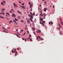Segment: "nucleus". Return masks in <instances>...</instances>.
<instances>
[{
  "label": "nucleus",
  "mask_w": 63,
  "mask_h": 63,
  "mask_svg": "<svg viewBox=\"0 0 63 63\" xmlns=\"http://www.w3.org/2000/svg\"><path fill=\"white\" fill-rule=\"evenodd\" d=\"M11 10L13 11L14 12H15V11H14L13 9H11Z\"/></svg>",
  "instance_id": "obj_35"
},
{
  "label": "nucleus",
  "mask_w": 63,
  "mask_h": 63,
  "mask_svg": "<svg viewBox=\"0 0 63 63\" xmlns=\"http://www.w3.org/2000/svg\"><path fill=\"white\" fill-rule=\"evenodd\" d=\"M39 6H40V7H42V5H39Z\"/></svg>",
  "instance_id": "obj_57"
},
{
  "label": "nucleus",
  "mask_w": 63,
  "mask_h": 63,
  "mask_svg": "<svg viewBox=\"0 0 63 63\" xmlns=\"http://www.w3.org/2000/svg\"><path fill=\"white\" fill-rule=\"evenodd\" d=\"M16 25H14V26H15V27H16Z\"/></svg>",
  "instance_id": "obj_63"
},
{
  "label": "nucleus",
  "mask_w": 63,
  "mask_h": 63,
  "mask_svg": "<svg viewBox=\"0 0 63 63\" xmlns=\"http://www.w3.org/2000/svg\"><path fill=\"white\" fill-rule=\"evenodd\" d=\"M13 4L14 6H15V7H17V6L15 3H14Z\"/></svg>",
  "instance_id": "obj_3"
},
{
  "label": "nucleus",
  "mask_w": 63,
  "mask_h": 63,
  "mask_svg": "<svg viewBox=\"0 0 63 63\" xmlns=\"http://www.w3.org/2000/svg\"><path fill=\"white\" fill-rule=\"evenodd\" d=\"M40 24H42V25L43 26H44V24L42 22H40Z\"/></svg>",
  "instance_id": "obj_10"
},
{
  "label": "nucleus",
  "mask_w": 63,
  "mask_h": 63,
  "mask_svg": "<svg viewBox=\"0 0 63 63\" xmlns=\"http://www.w3.org/2000/svg\"><path fill=\"white\" fill-rule=\"evenodd\" d=\"M37 38L36 39L37 40H38V39L41 38V37H40V36H37Z\"/></svg>",
  "instance_id": "obj_11"
},
{
  "label": "nucleus",
  "mask_w": 63,
  "mask_h": 63,
  "mask_svg": "<svg viewBox=\"0 0 63 63\" xmlns=\"http://www.w3.org/2000/svg\"><path fill=\"white\" fill-rule=\"evenodd\" d=\"M43 22V23H45L46 22H45V21H43V22Z\"/></svg>",
  "instance_id": "obj_27"
},
{
  "label": "nucleus",
  "mask_w": 63,
  "mask_h": 63,
  "mask_svg": "<svg viewBox=\"0 0 63 63\" xmlns=\"http://www.w3.org/2000/svg\"><path fill=\"white\" fill-rule=\"evenodd\" d=\"M39 18L40 19V20H41V21H43V20L44 19L43 18L41 17H40Z\"/></svg>",
  "instance_id": "obj_8"
},
{
  "label": "nucleus",
  "mask_w": 63,
  "mask_h": 63,
  "mask_svg": "<svg viewBox=\"0 0 63 63\" xmlns=\"http://www.w3.org/2000/svg\"><path fill=\"white\" fill-rule=\"evenodd\" d=\"M17 34H18V35H20V33H18V32H17Z\"/></svg>",
  "instance_id": "obj_32"
},
{
  "label": "nucleus",
  "mask_w": 63,
  "mask_h": 63,
  "mask_svg": "<svg viewBox=\"0 0 63 63\" xmlns=\"http://www.w3.org/2000/svg\"><path fill=\"white\" fill-rule=\"evenodd\" d=\"M3 2L4 4H5L6 3V2L5 1H3Z\"/></svg>",
  "instance_id": "obj_29"
},
{
  "label": "nucleus",
  "mask_w": 63,
  "mask_h": 63,
  "mask_svg": "<svg viewBox=\"0 0 63 63\" xmlns=\"http://www.w3.org/2000/svg\"><path fill=\"white\" fill-rule=\"evenodd\" d=\"M1 5H4V4H3V2H2L1 3Z\"/></svg>",
  "instance_id": "obj_20"
},
{
  "label": "nucleus",
  "mask_w": 63,
  "mask_h": 63,
  "mask_svg": "<svg viewBox=\"0 0 63 63\" xmlns=\"http://www.w3.org/2000/svg\"><path fill=\"white\" fill-rule=\"evenodd\" d=\"M33 33H34V35H35V32H33Z\"/></svg>",
  "instance_id": "obj_56"
},
{
  "label": "nucleus",
  "mask_w": 63,
  "mask_h": 63,
  "mask_svg": "<svg viewBox=\"0 0 63 63\" xmlns=\"http://www.w3.org/2000/svg\"><path fill=\"white\" fill-rule=\"evenodd\" d=\"M26 20H28V19L27 18H26Z\"/></svg>",
  "instance_id": "obj_48"
},
{
  "label": "nucleus",
  "mask_w": 63,
  "mask_h": 63,
  "mask_svg": "<svg viewBox=\"0 0 63 63\" xmlns=\"http://www.w3.org/2000/svg\"><path fill=\"white\" fill-rule=\"evenodd\" d=\"M6 14H7V15H8V16H10V14H9L8 12H6Z\"/></svg>",
  "instance_id": "obj_15"
},
{
  "label": "nucleus",
  "mask_w": 63,
  "mask_h": 63,
  "mask_svg": "<svg viewBox=\"0 0 63 63\" xmlns=\"http://www.w3.org/2000/svg\"><path fill=\"white\" fill-rule=\"evenodd\" d=\"M21 32H23V30H21Z\"/></svg>",
  "instance_id": "obj_38"
},
{
  "label": "nucleus",
  "mask_w": 63,
  "mask_h": 63,
  "mask_svg": "<svg viewBox=\"0 0 63 63\" xmlns=\"http://www.w3.org/2000/svg\"><path fill=\"white\" fill-rule=\"evenodd\" d=\"M19 50V48H17V50Z\"/></svg>",
  "instance_id": "obj_45"
},
{
  "label": "nucleus",
  "mask_w": 63,
  "mask_h": 63,
  "mask_svg": "<svg viewBox=\"0 0 63 63\" xmlns=\"http://www.w3.org/2000/svg\"><path fill=\"white\" fill-rule=\"evenodd\" d=\"M2 10L3 11H5V9H4L3 8H2Z\"/></svg>",
  "instance_id": "obj_37"
},
{
  "label": "nucleus",
  "mask_w": 63,
  "mask_h": 63,
  "mask_svg": "<svg viewBox=\"0 0 63 63\" xmlns=\"http://www.w3.org/2000/svg\"><path fill=\"white\" fill-rule=\"evenodd\" d=\"M30 11H32V9H30Z\"/></svg>",
  "instance_id": "obj_55"
},
{
  "label": "nucleus",
  "mask_w": 63,
  "mask_h": 63,
  "mask_svg": "<svg viewBox=\"0 0 63 63\" xmlns=\"http://www.w3.org/2000/svg\"><path fill=\"white\" fill-rule=\"evenodd\" d=\"M33 15V16H35V13L34 12L33 13V14H32Z\"/></svg>",
  "instance_id": "obj_39"
},
{
  "label": "nucleus",
  "mask_w": 63,
  "mask_h": 63,
  "mask_svg": "<svg viewBox=\"0 0 63 63\" xmlns=\"http://www.w3.org/2000/svg\"><path fill=\"white\" fill-rule=\"evenodd\" d=\"M40 16H44V15H43V14H42V13H41L40 14Z\"/></svg>",
  "instance_id": "obj_12"
},
{
  "label": "nucleus",
  "mask_w": 63,
  "mask_h": 63,
  "mask_svg": "<svg viewBox=\"0 0 63 63\" xmlns=\"http://www.w3.org/2000/svg\"><path fill=\"white\" fill-rule=\"evenodd\" d=\"M36 32H37V33H40L41 32V31H40V30H38Z\"/></svg>",
  "instance_id": "obj_9"
},
{
  "label": "nucleus",
  "mask_w": 63,
  "mask_h": 63,
  "mask_svg": "<svg viewBox=\"0 0 63 63\" xmlns=\"http://www.w3.org/2000/svg\"><path fill=\"white\" fill-rule=\"evenodd\" d=\"M15 35H16V36H17V37H18V38H20L18 36V35H17V34H15Z\"/></svg>",
  "instance_id": "obj_19"
},
{
  "label": "nucleus",
  "mask_w": 63,
  "mask_h": 63,
  "mask_svg": "<svg viewBox=\"0 0 63 63\" xmlns=\"http://www.w3.org/2000/svg\"><path fill=\"white\" fill-rule=\"evenodd\" d=\"M5 15V13L3 12H1V15Z\"/></svg>",
  "instance_id": "obj_23"
},
{
  "label": "nucleus",
  "mask_w": 63,
  "mask_h": 63,
  "mask_svg": "<svg viewBox=\"0 0 63 63\" xmlns=\"http://www.w3.org/2000/svg\"><path fill=\"white\" fill-rule=\"evenodd\" d=\"M17 12L18 13H19L20 14H21V12H20L19 11H17Z\"/></svg>",
  "instance_id": "obj_17"
},
{
  "label": "nucleus",
  "mask_w": 63,
  "mask_h": 63,
  "mask_svg": "<svg viewBox=\"0 0 63 63\" xmlns=\"http://www.w3.org/2000/svg\"><path fill=\"white\" fill-rule=\"evenodd\" d=\"M30 41L31 42H32V40L31 39H30Z\"/></svg>",
  "instance_id": "obj_40"
},
{
  "label": "nucleus",
  "mask_w": 63,
  "mask_h": 63,
  "mask_svg": "<svg viewBox=\"0 0 63 63\" xmlns=\"http://www.w3.org/2000/svg\"><path fill=\"white\" fill-rule=\"evenodd\" d=\"M44 11L45 12H46V9L44 8Z\"/></svg>",
  "instance_id": "obj_31"
},
{
  "label": "nucleus",
  "mask_w": 63,
  "mask_h": 63,
  "mask_svg": "<svg viewBox=\"0 0 63 63\" xmlns=\"http://www.w3.org/2000/svg\"><path fill=\"white\" fill-rule=\"evenodd\" d=\"M21 7L22 9H25V7L24 6H21Z\"/></svg>",
  "instance_id": "obj_6"
},
{
  "label": "nucleus",
  "mask_w": 63,
  "mask_h": 63,
  "mask_svg": "<svg viewBox=\"0 0 63 63\" xmlns=\"http://www.w3.org/2000/svg\"><path fill=\"white\" fill-rule=\"evenodd\" d=\"M32 7V5L30 6V8H31Z\"/></svg>",
  "instance_id": "obj_53"
},
{
  "label": "nucleus",
  "mask_w": 63,
  "mask_h": 63,
  "mask_svg": "<svg viewBox=\"0 0 63 63\" xmlns=\"http://www.w3.org/2000/svg\"><path fill=\"white\" fill-rule=\"evenodd\" d=\"M53 8H54L55 7L54 6V5L53 6Z\"/></svg>",
  "instance_id": "obj_64"
},
{
  "label": "nucleus",
  "mask_w": 63,
  "mask_h": 63,
  "mask_svg": "<svg viewBox=\"0 0 63 63\" xmlns=\"http://www.w3.org/2000/svg\"><path fill=\"white\" fill-rule=\"evenodd\" d=\"M26 34V32H25L23 34V35H22L23 36V35H25V34Z\"/></svg>",
  "instance_id": "obj_28"
},
{
  "label": "nucleus",
  "mask_w": 63,
  "mask_h": 63,
  "mask_svg": "<svg viewBox=\"0 0 63 63\" xmlns=\"http://www.w3.org/2000/svg\"><path fill=\"white\" fill-rule=\"evenodd\" d=\"M38 10H39V11H40V8L39 7L38 8Z\"/></svg>",
  "instance_id": "obj_43"
},
{
  "label": "nucleus",
  "mask_w": 63,
  "mask_h": 63,
  "mask_svg": "<svg viewBox=\"0 0 63 63\" xmlns=\"http://www.w3.org/2000/svg\"><path fill=\"white\" fill-rule=\"evenodd\" d=\"M60 34L61 35H62V33H60Z\"/></svg>",
  "instance_id": "obj_51"
},
{
  "label": "nucleus",
  "mask_w": 63,
  "mask_h": 63,
  "mask_svg": "<svg viewBox=\"0 0 63 63\" xmlns=\"http://www.w3.org/2000/svg\"><path fill=\"white\" fill-rule=\"evenodd\" d=\"M27 33H28V34H29V31H27Z\"/></svg>",
  "instance_id": "obj_54"
},
{
  "label": "nucleus",
  "mask_w": 63,
  "mask_h": 63,
  "mask_svg": "<svg viewBox=\"0 0 63 63\" xmlns=\"http://www.w3.org/2000/svg\"><path fill=\"white\" fill-rule=\"evenodd\" d=\"M22 39L23 40H24V38H22Z\"/></svg>",
  "instance_id": "obj_61"
},
{
  "label": "nucleus",
  "mask_w": 63,
  "mask_h": 63,
  "mask_svg": "<svg viewBox=\"0 0 63 63\" xmlns=\"http://www.w3.org/2000/svg\"><path fill=\"white\" fill-rule=\"evenodd\" d=\"M60 19L61 20V24H62V25H63V22H62V21L61 20V18H60Z\"/></svg>",
  "instance_id": "obj_14"
},
{
  "label": "nucleus",
  "mask_w": 63,
  "mask_h": 63,
  "mask_svg": "<svg viewBox=\"0 0 63 63\" xmlns=\"http://www.w3.org/2000/svg\"><path fill=\"white\" fill-rule=\"evenodd\" d=\"M1 11H2V12H4V11H3V10H1Z\"/></svg>",
  "instance_id": "obj_58"
},
{
  "label": "nucleus",
  "mask_w": 63,
  "mask_h": 63,
  "mask_svg": "<svg viewBox=\"0 0 63 63\" xmlns=\"http://www.w3.org/2000/svg\"><path fill=\"white\" fill-rule=\"evenodd\" d=\"M44 3L45 4V5H47V2L46 1L44 2Z\"/></svg>",
  "instance_id": "obj_21"
},
{
  "label": "nucleus",
  "mask_w": 63,
  "mask_h": 63,
  "mask_svg": "<svg viewBox=\"0 0 63 63\" xmlns=\"http://www.w3.org/2000/svg\"><path fill=\"white\" fill-rule=\"evenodd\" d=\"M29 5H31V3L30 2H29Z\"/></svg>",
  "instance_id": "obj_46"
},
{
  "label": "nucleus",
  "mask_w": 63,
  "mask_h": 63,
  "mask_svg": "<svg viewBox=\"0 0 63 63\" xmlns=\"http://www.w3.org/2000/svg\"><path fill=\"white\" fill-rule=\"evenodd\" d=\"M27 22H28V23H29V22H29L28 20L27 21Z\"/></svg>",
  "instance_id": "obj_36"
},
{
  "label": "nucleus",
  "mask_w": 63,
  "mask_h": 63,
  "mask_svg": "<svg viewBox=\"0 0 63 63\" xmlns=\"http://www.w3.org/2000/svg\"><path fill=\"white\" fill-rule=\"evenodd\" d=\"M3 32H4V33H8V32H6L5 31H4V30H3Z\"/></svg>",
  "instance_id": "obj_13"
},
{
  "label": "nucleus",
  "mask_w": 63,
  "mask_h": 63,
  "mask_svg": "<svg viewBox=\"0 0 63 63\" xmlns=\"http://www.w3.org/2000/svg\"><path fill=\"white\" fill-rule=\"evenodd\" d=\"M22 22H23V20H20Z\"/></svg>",
  "instance_id": "obj_33"
},
{
  "label": "nucleus",
  "mask_w": 63,
  "mask_h": 63,
  "mask_svg": "<svg viewBox=\"0 0 63 63\" xmlns=\"http://www.w3.org/2000/svg\"><path fill=\"white\" fill-rule=\"evenodd\" d=\"M43 17L44 18V19H45L46 18L45 17V16H47V15L45 14V13H44V14L43 15Z\"/></svg>",
  "instance_id": "obj_2"
},
{
  "label": "nucleus",
  "mask_w": 63,
  "mask_h": 63,
  "mask_svg": "<svg viewBox=\"0 0 63 63\" xmlns=\"http://www.w3.org/2000/svg\"><path fill=\"white\" fill-rule=\"evenodd\" d=\"M50 24L52 25L53 24V22L51 21L49 22V24Z\"/></svg>",
  "instance_id": "obj_4"
},
{
  "label": "nucleus",
  "mask_w": 63,
  "mask_h": 63,
  "mask_svg": "<svg viewBox=\"0 0 63 63\" xmlns=\"http://www.w3.org/2000/svg\"><path fill=\"white\" fill-rule=\"evenodd\" d=\"M40 13H42V9H40Z\"/></svg>",
  "instance_id": "obj_18"
},
{
  "label": "nucleus",
  "mask_w": 63,
  "mask_h": 63,
  "mask_svg": "<svg viewBox=\"0 0 63 63\" xmlns=\"http://www.w3.org/2000/svg\"><path fill=\"white\" fill-rule=\"evenodd\" d=\"M5 16H8V15H5Z\"/></svg>",
  "instance_id": "obj_52"
},
{
  "label": "nucleus",
  "mask_w": 63,
  "mask_h": 63,
  "mask_svg": "<svg viewBox=\"0 0 63 63\" xmlns=\"http://www.w3.org/2000/svg\"><path fill=\"white\" fill-rule=\"evenodd\" d=\"M30 14H31V15H32V16H33V14H32V12L30 13Z\"/></svg>",
  "instance_id": "obj_42"
},
{
  "label": "nucleus",
  "mask_w": 63,
  "mask_h": 63,
  "mask_svg": "<svg viewBox=\"0 0 63 63\" xmlns=\"http://www.w3.org/2000/svg\"><path fill=\"white\" fill-rule=\"evenodd\" d=\"M32 29L33 30H34V31L35 30V28H32Z\"/></svg>",
  "instance_id": "obj_26"
},
{
  "label": "nucleus",
  "mask_w": 63,
  "mask_h": 63,
  "mask_svg": "<svg viewBox=\"0 0 63 63\" xmlns=\"http://www.w3.org/2000/svg\"><path fill=\"white\" fill-rule=\"evenodd\" d=\"M11 22H13V21L12 20H11L9 22V23L10 24H11Z\"/></svg>",
  "instance_id": "obj_16"
},
{
  "label": "nucleus",
  "mask_w": 63,
  "mask_h": 63,
  "mask_svg": "<svg viewBox=\"0 0 63 63\" xmlns=\"http://www.w3.org/2000/svg\"><path fill=\"white\" fill-rule=\"evenodd\" d=\"M14 51L13 49L12 50V52L13 53H14V52H15V56H16V55H17V52L16 51V49H14Z\"/></svg>",
  "instance_id": "obj_1"
},
{
  "label": "nucleus",
  "mask_w": 63,
  "mask_h": 63,
  "mask_svg": "<svg viewBox=\"0 0 63 63\" xmlns=\"http://www.w3.org/2000/svg\"><path fill=\"white\" fill-rule=\"evenodd\" d=\"M40 40H44V39L42 38H40Z\"/></svg>",
  "instance_id": "obj_41"
},
{
  "label": "nucleus",
  "mask_w": 63,
  "mask_h": 63,
  "mask_svg": "<svg viewBox=\"0 0 63 63\" xmlns=\"http://www.w3.org/2000/svg\"><path fill=\"white\" fill-rule=\"evenodd\" d=\"M18 17L19 19H20L21 18H20V16H18Z\"/></svg>",
  "instance_id": "obj_22"
},
{
  "label": "nucleus",
  "mask_w": 63,
  "mask_h": 63,
  "mask_svg": "<svg viewBox=\"0 0 63 63\" xmlns=\"http://www.w3.org/2000/svg\"><path fill=\"white\" fill-rule=\"evenodd\" d=\"M15 20H16V21H18V20H17V19H16L15 18Z\"/></svg>",
  "instance_id": "obj_30"
},
{
  "label": "nucleus",
  "mask_w": 63,
  "mask_h": 63,
  "mask_svg": "<svg viewBox=\"0 0 63 63\" xmlns=\"http://www.w3.org/2000/svg\"><path fill=\"white\" fill-rule=\"evenodd\" d=\"M14 22H15V23H16V21L15 20H14Z\"/></svg>",
  "instance_id": "obj_44"
},
{
  "label": "nucleus",
  "mask_w": 63,
  "mask_h": 63,
  "mask_svg": "<svg viewBox=\"0 0 63 63\" xmlns=\"http://www.w3.org/2000/svg\"><path fill=\"white\" fill-rule=\"evenodd\" d=\"M24 40H25V42H26V39H24Z\"/></svg>",
  "instance_id": "obj_47"
},
{
  "label": "nucleus",
  "mask_w": 63,
  "mask_h": 63,
  "mask_svg": "<svg viewBox=\"0 0 63 63\" xmlns=\"http://www.w3.org/2000/svg\"><path fill=\"white\" fill-rule=\"evenodd\" d=\"M58 29L59 30H60V27H58Z\"/></svg>",
  "instance_id": "obj_34"
},
{
  "label": "nucleus",
  "mask_w": 63,
  "mask_h": 63,
  "mask_svg": "<svg viewBox=\"0 0 63 63\" xmlns=\"http://www.w3.org/2000/svg\"><path fill=\"white\" fill-rule=\"evenodd\" d=\"M29 16V17H30L31 18H33V16H32L31 15H28Z\"/></svg>",
  "instance_id": "obj_5"
},
{
  "label": "nucleus",
  "mask_w": 63,
  "mask_h": 63,
  "mask_svg": "<svg viewBox=\"0 0 63 63\" xmlns=\"http://www.w3.org/2000/svg\"><path fill=\"white\" fill-rule=\"evenodd\" d=\"M16 31H18V30H17V29L16 30Z\"/></svg>",
  "instance_id": "obj_59"
},
{
  "label": "nucleus",
  "mask_w": 63,
  "mask_h": 63,
  "mask_svg": "<svg viewBox=\"0 0 63 63\" xmlns=\"http://www.w3.org/2000/svg\"><path fill=\"white\" fill-rule=\"evenodd\" d=\"M29 36L30 37H31V35H29Z\"/></svg>",
  "instance_id": "obj_49"
},
{
  "label": "nucleus",
  "mask_w": 63,
  "mask_h": 63,
  "mask_svg": "<svg viewBox=\"0 0 63 63\" xmlns=\"http://www.w3.org/2000/svg\"><path fill=\"white\" fill-rule=\"evenodd\" d=\"M38 14H36V16H38Z\"/></svg>",
  "instance_id": "obj_62"
},
{
  "label": "nucleus",
  "mask_w": 63,
  "mask_h": 63,
  "mask_svg": "<svg viewBox=\"0 0 63 63\" xmlns=\"http://www.w3.org/2000/svg\"><path fill=\"white\" fill-rule=\"evenodd\" d=\"M35 20L36 21H37V19H35Z\"/></svg>",
  "instance_id": "obj_60"
},
{
  "label": "nucleus",
  "mask_w": 63,
  "mask_h": 63,
  "mask_svg": "<svg viewBox=\"0 0 63 63\" xmlns=\"http://www.w3.org/2000/svg\"><path fill=\"white\" fill-rule=\"evenodd\" d=\"M0 18H3V19H5V18L4 17H3L0 16Z\"/></svg>",
  "instance_id": "obj_24"
},
{
  "label": "nucleus",
  "mask_w": 63,
  "mask_h": 63,
  "mask_svg": "<svg viewBox=\"0 0 63 63\" xmlns=\"http://www.w3.org/2000/svg\"><path fill=\"white\" fill-rule=\"evenodd\" d=\"M12 17H16V15L14 13L13 14V15H12Z\"/></svg>",
  "instance_id": "obj_7"
},
{
  "label": "nucleus",
  "mask_w": 63,
  "mask_h": 63,
  "mask_svg": "<svg viewBox=\"0 0 63 63\" xmlns=\"http://www.w3.org/2000/svg\"><path fill=\"white\" fill-rule=\"evenodd\" d=\"M59 26H60L61 27V28L62 27L60 25H59Z\"/></svg>",
  "instance_id": "obj_50"
},
{
  "label": "nucleus",
  "mask_w": 63,
  "mask_h": 63,
  "mask_svg": "<svg viewBox=\"0 0 63 63\" xmlns=\"http://www.w3.org/2000/svg\"><path fill=\"white\" fill-rule=\"evenodd\" d=\"M30 19L31 21V22H33V20H32V19L30 18Z\"/></svg>",
  "instance_id": "obj_25"
}]
</instances>
